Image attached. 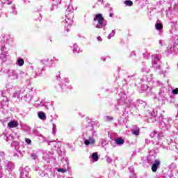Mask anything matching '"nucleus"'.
Instances as JSON below:
<instances>
[{"mask_svg": "<svg viewBox=\"0 0 178 178\" xmlns=\"http://www.w3.org/2000/svg\"><path fill=\"white\" fill-rule=\"evenodd\" d=\"M25 141L26 144H31V140L30 138H26Z\"/></svg>", "mask_w": 178, "mask_h": 178, "instance_id": "nucleus-14", "label": "nucleus"}, {"mask_svg": "<svg viewBox=\"0 0 178 178\" xmlns=\"http://www.w3.org/2000/svg\"><path fill=\"white\" fill-rule=\"evenodd\" d=\"M97 38L98 41L99 42L102 41V38H101V36H97Z\"/></svg>", "mask_w": 178, "mask_h": 178, "instance_id": "nucleus-18", "label": "nucleus"}, {"mask_svg": "<svg viewBox=\"0 0 178 178\" xmlns=\"http://www.w3.org/2000/svg\"><path fill=\"white\" fill-rule=\"evenodd\" d=\"M8 127H10V129H15V127H17V126H19V122L13 120V121L8 122Z\"/></svg>", "mask_w": 178, "mask_h": 178, "instance_id": "nucleus-3", "label": "nucleus"}, {"mask_svg": "<svg viewBox=\"0 0 178 178\" xmlns=\"http://www.w3.org/2000/svg\"><path fill=\"white\" fill-rule=\"evenodd\" d=\"M115 144H117V145H122L124 144V140L122 138H118L115 140Z\"/></svg>", "mask_w": 178, "mask_h": 178, "instance_id": "nucleus-5", "label": "nucleus"}, {"mask_svg": "<svg viewBox=\"0 0 178 178\" xmlns=\"http://www.w3.org/2000/svg\"><path fill=\"white\" fill-rule=\"evenodd\" d=\"M84 144H85V145H90V140H85V142H84Z\"/></svg>", "mask_w": 178, "mask_h": 178, "instance_id": "nucleus-15", "label": "nucleus"}, {"mask_svg": "<svg viewBox=\"0 0 178 178\" xmlns=\"http://www.w3.org/2000/svg\"><path fill=\"white\" fill-rule=\"evenodd\" d=\"M106 119L107 122H112L113 120V118L111 116H107Z\"/></svg>", "mask_w": 178, "mask_h": 178, "instance_id": "nucleus-12", "label": "nucleus"}, {"mask_svg": "<svg viewBox=\"0 0 178 178\" xmlns=\"http://www.w3.org/2000/svg\"><path fill=\"white\" fill-rule=\"evenodd\" d=\"M159 165H161V161H159V160H155L154 163L152 165V172H156V170H158V168H159Z\"/></svg>", "mask_w": 178, "mask_h": 178, "instance_id": "nucleus-2", "label": "nucleus"}, {"mask_svg": "<svg viewBox=\"0 0 178 178\" xmlns=\"http://www.w3.org/2000/svg\"><path fill=\"white\" fill-rule=\"evenodd\" d=\"M38 116L39 119H41V120H45V119H47V115H45V113L42 111L38 112Z\"/></svg>", "mask_w": 178, "mask_h": 178, "instance_id": "nucleus-4", "label": "nucleus"}, {"mask_svg": "<svg viewBox=\"0 0 178 178\" xmlns=\"http://www.w3.org/2000/svg\"><path fill=\"white\" fill-rule=\"evenodd\" d=\"M57 172H58L59 173H66V172H67V170L64 168H58L57 170Z\"/></svg>", "mask_w": 178, "mask_h": 178, "instance_id": "nucleus-10", "label": "nucleus"}, {"mask_svg": "<svg viewBox=\"0 0 178 178\" xmlns=\"http://www.w3.org/2000/svg\"><path fill=\"white\" fill-rule=\"evenodd\" d=\"M89 143H90V144H94V143H95V140L94 138H91V139H90Z\"/></svg>", "mask_w": 178, "mask_h": 178, "instance_id": "nucleus-16", "label": "nucleus"}, {"mask_svg": "<svg viewBox=\"0 0 178 178\" xmlns=\"http://www.w3.org/2000/svg\"><path fill=\"white\" fill-rule=\"evenodd\" d=\"M92 158L93 161H98V159H99V157L98 156V154H97V153H93L92 154Z\"/></svg>", "mask_w": 178, "mask_h": 178, "instance_id": "nucleus-7", "label": "nucleus"}, {"mask_svg": "<svg viewBox=\"0 0 178 178\" xmlns=\"http://www.w3.org/2000/svg\"><path fill=\"white\" fill-rule=\"evenodd\" d=\"M156 30H162L163 25L161 23H156L155 24Z\"/></svg>", "mask_w": 178, "mask_h": 178, "instance_id": "nucleus-6", "label": "nucleus"}, {"mask_svg": "<svg viewBox=\"0 0 178 178\" xmlns=\"http://www.w3.org/2000/svg\"><path fill=\"white\" fill-rule=\"evenodd\" d=\"M133 134H134V136H139L140 135V129L134 131Z\"/></svg>", "mask_w": 178, "mask_h": 178, "instance_id": "nucleus-11", "label": "nucleus"}, {"mask_svg": "<svg viewBox=\"0 0 178 178\" xmlns=\"http://www.w3.org/2000/svg\"><path fill=\"white\" fill-rule=\"evenodd\" d=\"M93 20L94 22H97V23L100 24V26H106V24H105V19L101 13L96 14Z\"/></svg>", "mask_w": 178, "mask_h": 178, "instance_id": "nucleus-1", "label": "nucleus"}, {"mask_svg": "<svg viewBox=\"0 0 178 178\" xmlns=\"http://www.w3.org/2000/svg\"><path fill=\"white\" fill-rule=\"evenodd\" d=\"M113 16V14H110V17H112Z\"/></svg>", "mask_w": 178, "mask_h": 178, "instance_id": "nucleus-19", "label": "nucleus"}, {"mask_svg": "<svg viewBox=\"0 0 178 178\" xmlns=\"http://www.w3.org/2000/svg\"><path fill=\"white\" fill-rule=\"evenodd\" d=\"M124 3L127 6H133V1L131 0H127L124 1Z\"/></svg>", "mask_w": 178, "mask_h": 178, "instance_id": "nucleus-8", "label": "nucleus"}, {"mask_svg": "<svg viewBox=\"0 0 178 178\" xmlns=\"http://www.w3.org/2000/svg\"><path fill=\"white\" fill-rule=\"evenodd\" d=\"M18 65L19 66H23V65H24V60H23V58H19Z\"/></svg>", "mask_w": 178, "mask_h": 178, "instance_id": "nucleus-9", "label": "nucleus"}, {"mask_svg": "<svg viewBox=\"0 0 178 178\" xmlns=\"http://www.w3.org/2000/svg\"><path fill=\"white\" fill-rule=\"evenodd\" d=\"M31 158H33V159H37V155H35V154H32Z\"/></svg>", "mask_w": 178, "mask_h": 178, "instance_id": "nucleus-17", "label": "nucleus"}, {"mask_svg": "<svg viewBox=\"0 0 178 178\" xmlns=\"http://www.w3.org/2000/svg\"><path fill=\"white\" fill-rule=\"evenodd\" d=\"M172 94H174V95H177L178 94V88H175L172 90Z\"/></svg>", "mask_w": 178, "mask_h": 178, "instance_id": "nucleus-13", "label": "nucleus"}]
</instances>
